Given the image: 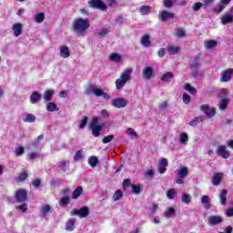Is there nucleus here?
<instances>
[{"instance_id":"42","label":"nucleus","mask_w":233,"mask_h":233,"mask_svg":"<svg viewBox=\"0 0 233 233\" xmlns=\"http://www.w3.org/2000/svg\"><path fill=\"white\" fill-rule=\"evenodd\" d=\"M70 203V197H63L59 200L60 207H66Z\"/></svg>"},{"instance_id":"14","label":"nucleus","mask_w":233,"mask_h":233,"mask_svg":"<svg viewBox=\"0 0 233 233\" xmlns=\"http://www.w3.org/2000/svg\"><path fill=\"white\" fill-rule=\"evenodd\" d=\"M208 222L211 227H214L219 225V223H223V218L221 216H209L208 218Z\"/></svg>"},{"instance_id":"31","label":"nucleus","mask_w":233,"mask_h":233,"mask_svg":"<svg viewBox=\"0 0 233 233\" xmlns=\"http://www.w3.org/2000/svg\"><path fill=\"white\" fill-rule=\"evenodd\" d=\"M161 81H163L164 83H168V81H170V79H174V73L172 72H167L165 73L162 76H161Z\"/></svg>"},{"instance_id":"52","label":"nucleus","mask_w":233,"mask_h":233,"mask_svg":"<svg viewBox=\"0 0 233 233\" xmlns=\"http://www.w3.org/2000/svg\"><path fill=\"white\" fill-rule=\"evenodd\" d=\"M16 208L22 212V214H25L28 210V205L26 203H24L20 206H17Z\"/></svg>"},{"instance_id":"25","label":"nucleus","mask_w":233,"mask_h":233,"mask_svg":"<svg viewBox=\"0 0 233 233\" xmlns=\"http://www.w3.org/2000/svg\"><path fill=\"white\" fill-rule=\"evenodd\" d=\"M218 46V41L215 40H208L204 44V48L206 50H212Z\"/></svg>"},{"instance_id":"4","label":"nucleus","mask_w":233,"mask_h":233,"mask_svg":"<svg viewBox=\"0 0 233 233\" xmlns=\"http://www.w3.org/2000/svg\"><path fill=\"white\" fill-rule=\"evenodd\" d=\"M73 26L75 30H88L90 28V20L77 18L74 20Z\"/></svg>"},{"instance_id":"21","label":"nucleus","mask_w":233,"mask_h":233,"mask_svg":"<svg viewBox=\"0 0 233 233\" xmlns=\"http://www.w3.org/2000/svg\"><path fill=\"white\" fill-rule=\"evenodd\" d=\"M222 179H223V174L222 173H216L213 176L212 185H214V187H218V185L221 184Z\"/></svg>"},{"instance_id":"19","label":"nucleus","mask_w":233,"mask_h":233,"mask_svg":"<svg viewBox=\"0 0 233 233\" xmlns=\"http://www.w3.org/2000/svg\"><path fill=\"white\" fill-rule=\"evenodd\" d=\"M167 50L170 56H176L177 54H179V50H181V47L174 45H169L167 46Z\"/></svg>"},{"instance_id":"20","label":"nucleus","mask_w":233,"mask_h":233,"mask_svg":"<svg viewBox=\"0 0 233 233\" xmlns=\"http://www.w3.org/2000/svg\"><path fill=\"white\" fill-rule=\"evenodd\" d=\"M54 94H56L55 90H46L44 92L42 97L46 101V103H48V101H51L52 97H54Z\"/></svg>"},{"instance_id":"50","label":"nucleus","mask_w":233,"mask_h":233,"mask_svg":"<svg viewBox=\"0 0 233 233\" xmlns=\"http://www.w3.org/2000/svg\"><path fill=\"white\" fill-rule=\"evenodd\" d=\"M15 154L17 157L23 156V154H25V147H15Z\"/></svg>"},{"instance_id":"62","label":"nucleus","mask_w":233,"mask_h":233,"mask_svg":"<svg viewBox=\"0 0 233 233\" xmlns=\"http://www.w3.org/2000/svg\"><path fill=\"white\" fill-rule=\"evenodd\" d=\"M203 6V4L201 2H198L193 5V10L194 12H198V10L201 9V7Z\"/></svg>"},{"instance_id":"37","label":"nucleus","mask_w":233,"mask_h":233,"mask_svg":"<svg viewBox=\"0 0 233 233\" xmlns=\"http://www.w3.org/2000/svg\"><path fill=\"white\" fill-rule=\"evenodd\" d=\"M203 116H197L189 122V127H198V124L202 123Z\"/></svg>"},{"instance_id":"38","label":"nucleus","mask_w":233,"mask_h":233,"mask_svg":"<svg viewBox=\"0 0 233 233\" xmlns=\"http://www.w3.org/2000/svg\"><path fill=\"white\" fill-rule=\"evenodd\" d=\"M177 196V191H176V188H170L167 192V198L168 199H174Z\"/></svg>"},{"instance_id":"43","label":"nucleus","mask_w":233,"mask_h":233,"mask_svg":"<svg viewBox=\"0 0 233 233\" xmlns=\"http://www.w3.org/2000/svg\"><path fill=\"white\" fill-rule=\"evenodd\" d=\"M112 198H113V201H119V199H121V198H123V191H121L119 189L115 191Z\"/></svg>"},{"instance_id":"3","label":"nucleus","mask_w":233,"mask_h":233,"mask_svg":"<svg viewBox=\"0 0 233 233\" xmlns=\"http://www.w3.org/2000/svg\"><path fill=\"white\" fill-rule=\"evenodd\" d=\"M99 123V116L93 117L89 128L92 132L94 137H99L101 136V130H103V127L105 124L97 125Z\"/></svg>"},{"instance_id":"40","label":"nucleus","mask_w":233,"mask_h":233,"mask_svg":"<svg viewBox=\"0 0 233 233\" xmlns=\"http://www.w3.org/2000/svg\"><path fill=\"white\" fill-rule=\"evenodd\" d=\"M182 203H185L186 205H188L192 202V196L190 194H184L182 195Z\"/></svg>"},{"instance_id":"61","label":"nucleus","mask_w":233,"mask_h":233,"mask_svg":"<svg viewBox=\"0 0 233 233\" xmlns=\"http://www.w3.org/2000/svg\"><path fill=\"white\" fill-rule=\"evenodd\" d=\"M131 186V182L130 179L127 178L123 181V188L124 190H127L128 188V187Z\"/></svg>"},{"instance_id":"46","label":"nucleus","mask_w":233,"mask_h":233,"mask_svg":"<svg viewBox=\"0 0 233 233\" xmlns=\"http://www.w3.org/2000/svg\"><path fill=\"white\" fill-rule=\"evenodd\" d=\"M113 140H114V135H108V136H106L103 137L102 143L104 145H106V144L110 143V141H113Z\"/></svg>"},{"instance_id":"59","label":"nucleus","mask_w":233,"mask_h":233,"mask_svg":"<svg viewBox=\"0 0 233 233\" xmlns=\"http://www.w3.org/2000/svg\"><path fill=\"white\" fill-rule=\"evenodd\" d=\"M100 114L104 119H108V117H110V113L106 109L101 110Z\"/></svg>"},{"instance_id":"32","label":"nucleus","mask_w":233,"mask_h":233,"mask_svg":"<svg viewBox=\"0 0 233 233\" xmlns=\"http://www.w3.org/2000/svg\"><path fill=\"white\" fill-rule=\"evenodd\" d=\"M228 106V98L227 97L222 98L218 103V108L220 110H227Z\"/></svg>"},{"instance_id":"47","label":"nucleus","mask_w":233,"mask_h":233,"mask_svg":"<svg viewBox=\"0 0 233 233\" xmlns=\"http://www.w3.org/2000/svg\"><path fill=\"white\" fill-rule=\"evenodd\" d=\"M80 159H83V149L76 151L74 157L75 161H80Z\"/></svg>"},{"instance_id":"26","label":"nucleus","mask_w":233,"mask_h":233,"mask_svg":"<svg viewBox=\"0 0 233 233\" xmlns=\"http://www.w3.org/2000/svg\"><path fill=\"white\" fill-rule=\"evenodd\" d=\"M28 177V171H23L17 177H15L16 183H23V181H26Z\"/></svg>"},{"instance_id":"54","label":"nucleus","mask_w":233,"mask_h":233,"mask_svg":"<svg viewBox=\"0 0 233 233\" xmlns=\"http://www.w3.org/2000/svg\"><path fill=\"white\" fill-rule=\"evenodd\" d=\"M39 157L38 153L32 152L27 155V159H29L30 161H34V159H36V157Z\"/></svg>"},{"instance_id":"27","label":"nucleus","mask_w":233,"mask_h":233,"mask_svg":"<svg viewBox=\"0 0 233 233\" xmlns=\"http://www.w3.org/2000/svg\"><path fill=\"white\" fill-rule=\"evenodd\" d=\"M141 45L146 48H148L152 45V42H150V36L148 35H145L144 36H142Z\"/></svg>"},{"instance_id":"6","label":"nucleus","mask_w":233,"mask_h":233,"mask_svg":"<svg viewBox=\"0 0 233 233\" xmlns=\"http://www.w3.org/2000/svg\"><path fill=\"white\" fill-rule=\"evenodd\" d=\"M111 105L115 108H125L128 105V100L123 97H116L111 101Z\"/></svg>"},{"instance_id":"13","label":"nucleus","mask_w":233,"mask_h":233,"mask_svg":"<svg viewBox=\"0 0 233 233\" xmlns=\"http://www.w3.org/2000/svg\"><path fill=\"white\" fill-rule=\"evenodd\" d=\"M73 216H79V218H86L90 214L88 207H84L80 209H75Z\"/></svg>"},{"instance_id":"49","label":"nucleus","mask_w":233,"mask_h":233,"mask_svg":"<svg viewBox=\"0 0 233 233\" xmlns=\"http://www.w3.org/2000/svg\"><path fill=\"white\" fill-rule=\"evenodd\" d=\"M86 123H88V116H84L80 121L79 128L83 130L86 127Z\"/></svg>"},{"instance_id":"16","label":"nucleus","mask_w":233,"mask_h":233,"mask_svg":"<svg viewBox=\"0 0 233 233\" xmlns=\"http://www.w3.org/2000/svg\"><path fill=\"white\" fill-rule=\"evenodd\" d=\"M52 208L48 204H45L40 208V218H46L48 214H50Z\"/></svg>"},{"instance_id":"63","label":"nucleus","mask_w":233,"mask_h":233,"mask_svg":"<svg viewBox=\"0 0 233 233\" xmlns=\"http://www.w3.org/2000/svg\"><path fill=\"white\" fill-rule=\"evenodd\" d=\"M131 187L133 194H139L141 192V188L138 186L132 185Z\"/></svg>"},{"instance_id":"15","label":"nucleus","mask_w":233,"mask_h":233,"mask_svg":"<svg viewBox=\"0 0 233 233\" xmlns=\"http://www.w3.org/2000/svg\"><path fill=\"white\" fill-rule=\"evenodd\" d=\"M60 57L68 59L70 57V48L66 46H60Z\"/></svg>"},{"instance_id":"64","label":"nucleus","mask_w":233,"mask_h":233,"mask_svg":"<svg viewBox=\"0 0 233 233\" xmlns=\"http://www.w3.org/2000/svg\"><path fill=\"white\" fill-rule=\"evenodd\" d=\"M227 218H233V208H229L226 210Z\"/></svg>"},{"instance_id":"36","label":"nucleus","mask_w":233,"mask_h":233,"mask_svg":"<svg viewBox=\"0 0 233 233\" xmlns=\"http://www.w3.org/2000/svg\"><path fill=\"white\" fill-rule=\"evenodd\" d=\"M24 123H35V116L33 114H27L23 118Z\"/></svg>"},{"instance_id":"23","label":"nucleus","mask_w":233,"mask_h":233,"mask_svg":"<svg viewBox=\"0 0 233 233\" xmlns=\"http://www.w3.org/2000/svg\"><path fill=\"white\" fill-rule=\"evenodd\" d=\"M228 194V191L227 189H223L222 191H220L219 193V199H220V205H222L223 207H225V205H227V196Z\"/></svg>"},{"instance_id":"17","label":"nucleus","mask_w":233,"mask_h":233,"mask_svg":"<svg viewBox=\"0 0 233 233\" xmlns=\"http://www.w3.org/2000/svg\"><path fill=\"white\" fill-rule=\"evenodd\" d=\"M66 232H74L76 230V218H71L66 223Z\"/></svg>"},{"instance_id":"11","label":"nucleus","mask_w":233,"mask_h":233,"mask_svg":"<svg viewBox=\"0 0 233 233\" xmlns=\"http://www.w3.org/2000/svg\"><path fill=\"white\" fill-rule=\"evenodd\" d=\"M142 77L143 79H147V80H150L152 77H154V67L145 66L142 69Z\"/></svg>"},{"instance_id":"55","label":"nucleus","mask_w":233,"mask_h":233,"mask_svg":"<svg viewBox=\"0 0 233 233\" xmlns=\"http://www.w3.org/2000/svg\"><path fill=\"white\" fill-rule=\"evenodd\" d=\"M157 208H159L157 204H152V206L150 208V216H154L156 214V212H157Z\"/></svg>"},{"instance_id":"33","label":"nucleus","mask_w":233,"mask_h":233,"mask_svg":"<svg viewBox=\"0 0 233 233\" xmlns=\"http://www.w3.org/2000/svg\"><path fill=\"white\" fill-rule=\"evenodd\" d=\"M83 194V187L78 186L72 193V199H77Z\"/></svg>"},{"instance_id":"30","label":"nucleus","mask_w":233,"mask_h":233,"mask_svg":"<svg viewBox=\"0 0 233 233\" xmlns=\"http://www.w3.org/2000/svg\"><path fill=\"white\" fill-rule=\"evenodd\" d=\"M174 216H176V209L174 208H167L164 217L168 219Z\"/></svg>"},{"instance_id":"28","label":"nucleus","mask_w":233,"mask_h":233,"mask_svg":"<svg viewBox=\"0 0 233 233\" xmlns=\"http://www.w3.org/2000/svg\"><path fill=\"white\" fill-rule=\"evenodd\" d=\"M87 163L92 168H96V167H97V163H99V159L97 157L92 156L88 158Z\"/></svg>"},{"instance_id":"9","label":"nucleus","mask_w":233,"mask_h":233,"mask_svg":"<svg viewBox=\"0 0 233 233\" xmlns=\"http://www.w3.org/2000/svg\"><path fill=\"white\" fill-rule=\"evenodd\" d=\"M232 76H233V68H228L227 70L222 71L220 83H228V81L232 79Z\"/></svg>"},{"instance_id":"1","label":"nucleus","mask_w":233,"mask_h":233,"mask_svg":"<svg viewBox=\"0 0 233 233\" xmlns=\"http://www.w3.org/2000/svg\"><path fill=\"white\" fill-rule=\"evenodd\" d=\"M132 77V68L124 69L120 76L115 81L116 90H122L127 81Z\"/></svg>"},{"instance_id":"29","label":"nucleus","mask_w":233,"mask_h":233,"mask_svg":"<svg viewBox=\"0 0 233 233\" xmlns=\"http://www.w3.org/2000/svg\"><path fill=\"white\" fill-rule=\"evenodd\" d=\"M177 176L181 178H185L186 176H188V167H183L177 169Z\"/></svg>"},{"instance_id":"22","label":"nucleus","mask_w":233,"mask_h":233,"mask_svg":"<svg viewBox=\"0 0 233 233\" xmlns=\"http://www.w3.org/2000/svg\"><path fill=\"white\" fill-rule=\"evenodd\" d=\"M41 101V94L37 93V91H35L30 96V102L32 105H35V103H39Z\"/></svg>"},{"instance_id":"44","label":"nucleus","mask_w":233,"mask_h":233,"mask_svg":"<svg viewBox=\"0 0 233 233\" xmlns=\"http://www.w3.org/2000/svg\"><path fill=\"white\" fill-rule=\"evenodd\" d=\"M175 37H177V39H183V37H187V33L185 32V30H177L175 33Z\"/></svg>"},{"instance_id":"2","label":"nucleus","mask_w":233,"mask_h":233,"mask_svg":"<svg viewBox=\"0 0 233 233\" xmlns=\"http://www.w3.org/2000/svg\"><path fill=\"white\" fill-rule=\"evenodd\" d=\"M86 94L87 96L93 94L94 96H96V97H103V99H106V101H108V99L112 97L110 95H108V93H105L103 89L94 86H89L86 91Z\"/></svg>"},{"instance_id":"57","label":"nucleus","mask_w":233,"mask_h":233,"mask_svg":"<svg viewBox=\"0 0 233 233\" xmlns=\"http://www.w3.org/2000/svg\"><path fill=\"white\" fill-rule=\"evenodd\" d=\"M191 76L195 79L198 78L199 76V68H191Z\"/></svg>"},{"instance_id":"39","label":"nucleus","mask_w":233,"mask_h":233,"mask_svg":"<svg viewBox=\"0 0 233 233\" xmlns=\"http://www.w3.org/2000/svg\"><path fill=\"white\" fill-rule=\"evenodd\" d=\"M179 142L181 145H187L188 143V134L187 133H181L179 137Z\"/></svg>"},{"instance_id":"48","label":"nucleus","mask_w":233,"mask_h":233,"mask_svg":"<svg viewBox=\"0 0 233 233\" xmlns=\"http://www.w3.org/2000/svg\"><path fill=\"white\" fill-rule=\"evenodd\" d=\"M106 35H108L107 30H102L96 33V36L99 37L100 39H103V37H106Z\"/></svg>"},{"instance_id":"18","label":"nucleus","mask_w":233,"mask_h":233,"mask_svg":"<svg viewBox=\"0 0 233 233\" xmlns=\"http://www.w3.org/2000/svg\"><path fill=\"white\" fill-rule=\"evenodd\" d=\"M220 21L222 25L233 23V15L230 13H226L223 16H221Z\"/></svg>"},{"instance_id":"53","label":"nucleus","mask_w":233,"mask_h":233,"mask_svg":"<svg viewBox=\"0 0 233 233\" xmlns=\"http://www.w3.org/2000/svg\"><path fill=\"white\" fill-rule=\"evenodd\" d=\"M199 66H201V63H199V58H196L193 62H192V64H191V66H190V68H199Z\"/></svg>"},{"instance_id":"10","label":"nucleus","mask_w":233,"mask_h":233,"mask_svg":"<svg viewBox=\"0 0 233 233\" xmlns=\"http://www.w3.org/2000/svg\"><path fill=\"white\" fill-rule=\"evenodd\" d=\"M28 198V195L26 193V190L25 189H19L15 193V200L17 203H25Z\"/></svg>"},{"instance_id":"35","label":"nucleus","mask_w":233,"mask_h":233,"mask_svg":"<svg viewBox=\"0 0 233 233\" xmlns=\"http://www.w3.org/2000/svg\"><path fill=\"white\" fill-rule=\"evenodd\" d=\"M152 12V6L149 5H142L140 7V14L142 15H147V14H150Z\"/></svg>"},{"instance_id":"24","label":"nucleus","mask_w":233,"mask_h":233,"mask_svg":"<svg viewBox=\"0 0 233 233\" xmlns=\"http://www.w3.org/2000/svg\"><path fill=\"white\" fill-rule=\"evenodd\" d=\"M109 60L112 61V63H121V61H123V56L118 53H113L109 56Z\"/></svg>"},{"instance_id":"56","label":"nucleus","mask_w":233,"mask_h":233,"mask_svg":"<svg viewBox=\"0 0 233 233\" xmlns=\"http://www.w3.org/2000/svg\"><path fill=\"white\" fill-rule=\"evenodd\" d=\"M182 99H183V103H185V105H188V103H190V101H191L190 96H188V94H187V93H185L182 96Z\"/></svg>"},{"instance_id":"12","label":"nucleus","mask_w":233,"mask_h":233,"mask_svg":"<svg viewBox=\"0 0 233 233\" xmlns=\"http://www.w3.org/2000/svg\"><path fill=\"white\" fill-rule=\"evenodd\" d=\"M217 155L220 156L224 159H228L230 157V152L227 149L225 146H219L217 148Z\"/></svg>"},{"instance_id":"5","label":"nucleus","mask_w":233,"mask_h":233,"mask_svg":"<svg viewBox=\"0 0 233 233\" xmlns=\"http://www.w3.org/2000/svg\"><path fill=\"white\" fill-rule=\"evenodd\" d=\"M88 5L90 8L101 10L102 12H105L106 8H108V6L101 0H89Z\"/></svg>"},{"instance_id":"60","label":"nucleus","mask_w":233,"mask_h":233,"mask_svg":"<svg viewBox=\"0 0 233 233\" xmlns=\"http://www.w3.org/2000/svg\"><path fill=\"white\" fill-rule=\"evenodd\" d=\"M222 10H225V5H217L215 8H214V12L216 13V14H221V11Z\"/></svg>"},{"instance_id":"34","label":"nucleus","mask_w":233,"mask_h":233,"mask_svg":"<svg viewBox=\"0 0 233 233\" xmlns=\"http://www.w3.org/2000/svg\"><path fill=\"white\" fill-rule=\"evenodd\" d=\"M47 112H57L59 111V108L57 107V105L54 102H49L46 106Z\"/></svg>"},{"instance_id":"45","label":"nucleus","mask_w":233,"mask_h":233,"mask_svg":"<svg viewBox=\"0 0 233 233\" xmlns=\"http://www.w3.org/2000/svg\"><path fill=\"white\" fill-rule=\"evenodd\" d=\"M35 21L36 23H43L45 21V13H39L35 15Z\"/></svg>"},{"instance_id":"7","label":"nucleus","mask_w":233,"mask_h":233,"mask_svg":"<svg viewBox=\"0 0 233 233\" xmlns=\"http://www.w3.org/2000/svg\"><path fill=\"white\" fill-rule=\"evenodd\" d=\"M174 17H176V14L170 13L167 10H164L158 14V19L162 23H167V21H170V19H174Z\"/></svg>"},{"instance_id":"8","label":"nucleus","mask_w":233,"mask_h":233,"mask_svg":"<svg viewBox=\"0 0 233 233\" xmlns=\"http://www.w3.org/2000/svg\"><path fill=\"white\" fill-rule=\"evenodd\" d=\"M200 110L208 117H214L216 116V107H210L208 105H202Z\"/></svg>"},{"instance_id":"58","label":"nucleus","mask_w":233,"mask_h":233,"mask_svg":"<svg viewBox=\"0 0 233 233\" xmlns=\"http://www.w3.org/2000/svg\"><path fill=\"white\" fill-rule=\"evenodd\" d=\"M127 136H131L132 138L137 137V133H136V131L134 130V128H128V129L127 130Z\"/></svg>"},{"instance_id":"51","label":"nucleus","mask_w":233,"mask_h":233,"mask_svg":"<svg viewBox=\"0 0 233 233\" xmlns=\"http://www.w3.org/2000/svg\"><path fill=\"white\" fill-rule=\"evenodd\" d=\"M56 165H57L58 168H65V167H66L67 165H70V161L61 160V161L57 162Z\"/></svg>"},{"instance_id":"41","label":"nucleus","mask_w":233,"mask_h":233,"mask_svg":"<svg viewBox=\"0 0 233 233\" xmlns=\"http://www.w3.org/2000/svg\"><path fill=\"white\" fill-rule=\"evenodd\" d=\"M177 2V0H163V5L165 8H172Z\"/></svg>"}]
</instances>
